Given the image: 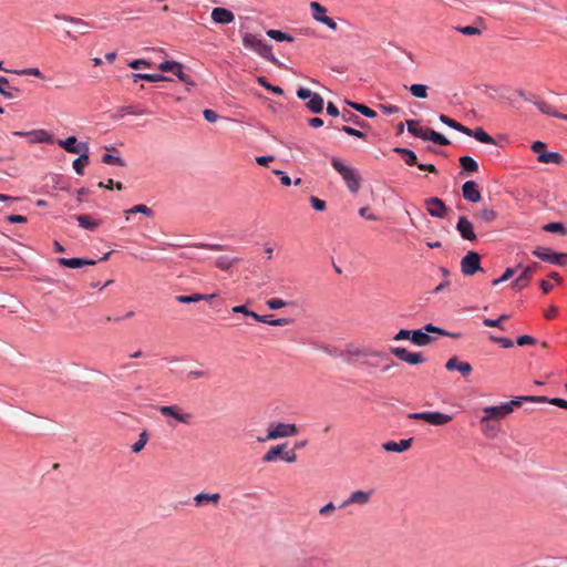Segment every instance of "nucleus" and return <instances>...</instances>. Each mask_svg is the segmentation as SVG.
Listing matches in <instances>:
<instances>
[{
  "mask_svg": "<svg viewBox=\"0 0 567 567\" xmlns=\"http://www.w3.org/2000/svg\"><path fill=\"white\" fill-rule=\"evenodd\" d=\"M342 355L349 363L360 362L369 368H378L386 359L385 353L367 347L348 346Z\"/></svg>",
  "mask_w": 567,
  "mask_h": 567,
  "instance_id": "1",
  "label": "nucleus"
},
{
  "mask_svg": "<svg viewBox=\"0 0 567 567\" xmlns=\"http://www.w3.org/2000/svg\"><path fill=\"white\" fill-rule=\"evenodd\" d=\"M408 131L415 137H420L424 141H432L435 144L441 146H446L450 144V141L439 132L430 128H423L419 126V121L408 120L406 121Z\"/></svg>",
  "mask_w": 567,
  "mask_h": 567,
  "instance_id": "2",
  "label": "nucleus"
},
{
  "mask_svg": "<svg viewBox=\"0 0 567 567\" xmlns=\"http://www.w3.org/2000/svg\"><path fill=\"white\" fill-rule=\"evenodd\" d=\"M163 416L169 417L167 425L175 427L177 423L190 425L194 420L193 413L184 411L178 405H163L158 408Z\"/></svg>",
  "mask_w": 567,
  "mask_h": 567,
  "instance_id": "3",
  "label": "nucleus"
},
{
  "mask_svg": "<svg viewBox=\"0 0 567 567\" xmlns=\"http://www.w3.org/2000/svg\"><path fill=\"white\" fill-rule=\"evenodd\" d=\"M243 44L246 49L256 52L260 56L271 62H277L276 58L272 55L271 45L258 39L256 35L245 33L243 37Z\"/></svg>",
  "mask_w": 567,
  "mask_h": 567,
  "instance_id": "4",
  "label": "nucleus"
},
{
  "mask_svg": "<svg viewBox=\"0 0 567 567\" xmlns=\"http://www.w3.org/2000/svg\"><path fill=\"white\" fill-rule=\"evenodd\" d=\"M298 434V427L293 423H272L267 429L266 437H258V442H266L268 440H277Z\"/></svg>",
  "mask_w": 567,
  "mask_h": 567,
  "instance_id": "5",
  "label": "nucleus"
},
{
  "mask_svg": "<svg viewBox=\"0 0 567 567\" xmlns=\"http://www.w3.org/2000/svg\"><path fill=\"white\" fill-rule=\"evenodd\" d=\"M408 417L412 420H422L435 426L445 425L453 419L451 415L439 411L410 413Z\"/></svg>",
  "mask_w": 567,
  "mask_h": 567,
  "instance_id": "6",
  "label": "nucleus"
},
{
  "mask_svg": "<svg viewBox=\"0 0 567 567\" xmlns=\"http://www.w3.org/2000/svg\"><path fill=\"white\" fill-rule=\"evenodd\" d=\"M533 255L538 257L540 260L557 265V266H566L567 265V254L565 252H555L549 248L537 247L533 250Z\"/></svg>",
  "mask_w": 567,
  "mask_h": 567,
  "instance_id": "7",
  "label": "nucleus"
},
{
  "mask_svg": "<svg viewBox=\"0 0 567 567\" xmlns=\"http://www.w3.org/2000/svg\"><path fill=\"white\" fill-rule=\"evenodd\" d=\"M373 489H358L349 494V496L340 504V508H347L351 505L365 506L371 502Z\"/></svg>",
  "mask_w": 567,
  "mask_h": 567,
  "instance_id": "8",
  "label": "nucleus"
},
{
  "mask_svg": "<svg viewBox=\"0 0 567 567\" xmlns=\"http://www.w3.org/2000/svg\"><path fill=\"white\" fill-rule=\"evenodd\" d=\"M461 270L465 276H473L481 270V256L475 251H468L461 260Z\"/></svg>",
  "mask_w": 567,
  "mask_h": 567,
  "instance_id": "9",
  "label": "nucleus"
},
{
  "mask_svg": "<svg viewBox=\"0 0 567 567\" xmlns=\"http://www.w3.org/2000/svg\"><path fill=\"white\" fill-rule=\"evenodd\" d=\"M390 352L395 355L398 359L412 364H421L425 362V358L420 352H409L406 349L401 347H392L390 348Z\"/></svg>",
  "mask_w": 567,
  "mask_h": 567,
  "instance_id": "10",
  "label": "nucleus"
},
{
  "mask_svg": "<svg viewBox=\"0 0 567 567\" xmlns=\"http://www.w3.org/2000/svg\"><path fill=\"white\" fill-rule=\"evenodd\" d=\"M310 9L316 21L327 25L331 30H337V23L333 19L327 16V9L323 6L319 2L312 1L310 3Z\"/></svg>",
  "mask_w": 567,
  "mask_h": 567,
  "instance_id": "11",
  "label": "nucleus"
},
{
  "mask_svg": "<svg viewBox=\"0 0 567 567\" xmlns=\"http://www.w3.org/2000/svg\"><path fill=\"white\" fill-rule=\"evenodd\" d=\"M56 144L65 150L68 153L78 154V153H87L89 145L84 142H78L75 136H69L65 140H58Z\"/></svg>",
  "mask_w": 567,
  "mask_h": 567,
  "instance_id": "12",
  "label": "nucleus"
},
{
  "mask_svg": "<svg viewBox=\"0 0 567 567\" xmlns=\"http://www.w3.org/2000/svg\"><path fill=\"white\" fill-rule=\"evenodd\" d=\"M425 206L427 213L437 218H444L447 212V207L444 202L437 197H431L425 199Z\"/></svg>",
  "mask_w": 567,
  "mask_h": 567,
  "instance_id": "13",
  "label": "nucleus"
},
{
  "mask_svg": "<svg viewBox=\"0 0 567 567\" xmlns=\"http://www.w3.org/2000/svg\"><path fill=\"white\" fill-rule=\"evenodd\" d=\"M456 229L460 233L461 237L465 240L474 241L477 238L474 231L473 224L465 216H461L458 218Z\"/></svg>",
  "mask_w": 567,
  "mask_h": 567,
  "instance_id": "14",
  "label": "nucleus"
},
{
  "mask_svg": "<svg viewBox=\"0 0 567 567\" xmlns=\"http://www.w3.org/2000/svg\"><path fill=\"white\" fill-rule=\"evenodd\" d=\"M158 69L162 72H172L175 74L182 82L188 83V75L184 73L183 65L175 61H164L159 64Z\"/></svg>",
  "mask_w": 567,
  "mask_h": 567,
  "instance_id": "15",
  "label": "nucleus"
},
{
  "mask_svg": "<svg viewBox=\"0 0 567 567\" xmlns=\"http://www.w3.org/2000/svg\"><path fill=\"white\" fill-rule=\"evenodd\" d=\"M463 197L471 203H478L482 199L481 192L474 181H467L462 186Z\"/></svg>",
  "mask_w": 567,
  "mask_h": 567,
  "instance_id": "16",
  "label": "nucleus"
},
{
  "mask_svg": "<svg viewBox=\"0 0 567 567\" xmlns=\"http://www.w3.org/2000/svg\"><path fill=\"white\" fill-rule=\"evenodd\" d=\"M484 415L486 419L498 421L508 414H511V408L505 406V404H501L497 406H486L483 409Z\"/></svg>",
  "mask_w": 567,
  "mask_h": 567,
  "instance_id": "17",
  "label": "nucleus"
},
{
  "mask_svg": "<svg viewBox=\"0 0 567 567\" xmlns=\"http://www.w3.org/2000/svg\"><path fill=\"white\" fill-rule=\"evenodd\" d=\"M212 19L215 23L228 24L235 20V16L230 10L217 7L212 11Z\"/></svg>",
  "mask_w": 567,
  "mask_h": 567,
  "instance_id": "18",
  "label": "nucleus"
},
{
  "mask_svg": "<svg viewBox=\"0 0 567 567\" xmlns=\"http://www.w3.org/2000/svg\"><path fill=\"white\" fill-rule=\"evenodd\" d=\"M445 368L450 371L457 370L463 377H467L473 370L468 362L460 361L456 357L450 358L445 363Z\"/></svg>",
  "mask_w": 567,
  "mask_h": 567,
  "instance_id": "19",
  "label": "nucleus"
},
{
  "mask_svg": "<svg viewBox=\"0 0 567 567\" xmlns=\"http://www.w3.org/2000/svg\"><path fill=\"white\" fill-rule=\"evenodd\" d=\"M413 439L401 440L399 442L389 441L382 444V449L386 452L402 453L408 451L412 445Z\"/></svg>",
  "mask_w": 567,
  "mask_h": 567,
  "instance_id": "20",
  "label": "nucleus"
},
{
  "mask_svg": "<svg viewBox=\"0 0 567 567\" xmlns=\"http://www.w3.org/2000/svg\"><path fill=\"white\" fill-rule=\"evenodd\" d=\"M538 264L533 262L532 265L526 266L518 278L513 282V287L517 289H522L526 287L532 278L534 270L537 268Z\"/></svg>",
  "mask_w": 567,
  "mask_h": 567,
  "instance_id": "21",
  "label": "nucleus"
},
{
  "mask_svg": "<svg viewBox=\"0 0 567 567\" xmlns=\"http://www.w3.org/2000/svg\"><path fill=\"white\" fill-rule=\"evenodd\" d=\"M480 423L481 431L486 437L494 439L497 436L499 432V424H497L496 421L482 416Z\"/></svg>",
  "mask_w": 567,
  "mask_h": 567,
  "instance_id": "22",
  "label": "nucleus"
},
{
  "mask_svg": "<svg viewBox=\"0 0 567 567\" xmlns=\"http://www.w3.org/2000/svg\"><path fill=\"white\" fill-rule=\"evenodd\" d=\"M547 400V396L544 395H525V396H516L509 402L504 403L505 406L511 408V413L515 408H519L523 402H538L544 403Z\"/></svg>",
  "mask_w": 567,
  "mask_h": 567,
  "instance_id": "23",
  "label": "nucleus"
},
{
  "mask_svg": "<svg viewBox=\"0 0 567 567\" xmlns=\"http://www.w3.org/2000/svg\"><path fill=\"white\" fill-rule=\"evenodd\" d=\"M58 264L68 268H80L85 265L93 266L96 264L93 259H84V258H64L61 257L58 259Z\"/></svg>",
  "mask_w": 567,
  "mask_h": 567,
  "instance_id": "24",
  "label": "nucleus"
},
{
  "mask_svg": "<svg viewBox=\"0 0 567 567\" xmlns=\"http://www.w3.org/2000/svg\"><path fill=\"white\" fill-rule=\"evenodd\" d=\"M30 143H53V137L45 130H33L28 132Z\"/></svg>",
  "mask_w": 567,
  "mask_h": 567,
  "instance_id": "25",
  "label": "nucleus"
},
{
  "mask_svg": "<svg viewBox=\"0 0 567 567\" xmlns=\"http://www.w3.org/2000/svg\"><path fill=\"white\" fill-rule=\"evenodd\" d=\"M342 178L351 193H357L359 190L361 177L353 167Z\"/></svg>",
  "mask_w": 567,
  "mask_h": 567,
  "instance_id": "26",
  "label": "nucleus"
},
{
  "mask_svg": "<svg viewBox=\"0 0 567 567\" xmlns=\"http://www.w3.org/2000/svg\"><path fill=\"white\" fill-rule=\"evenodd\" d=\"M220 499L219 493L208 494V493H199L194 497V502L196 506H202L205 504L217 505Z\"/></svg>",
  "mask_w": 567,
  "mask_h": 567,
  "instance_id": "27",
  "label": "nucleus"
},
{
  "mask_svg": "<svg viewBox=\"0 0 567 567\" xmlns=\"http://www.w3.org/2000/svg\"><path fill=\"white\" fill-rule=\"evenodd\" d=\"M215 297H216V293H212V295L193 293L189 296H183V295L176 296L175 299L179 303H193V302H198V301H203V300H212Z\"/></svg>",
  "mask_w": 567,
  "mask_h": 567,
  "instance_id": "28",
  "label": "nucleus"
},
{
  "mask_svg": "<svg viewBox=\"0 0 567 567\" xmlns=\"http://www.w3.org/2000/svg\"><path fill=\"white\" fill-rule=\"evenodd\" d=\"M287 446L286 443L276 445L269 449L267 453H265L261 457V461L265 463H270L276 461L278 457L281 458V454L284 453L285 447Z\"/></svg>",
  "mask_w": 567,
  "mask_h": 567,
  "instance_id": "29",
  "label": "nucleus"
},
{
  "mask_svg": "<svg viewBox=\"0 0 567 567\" xmlns=\"http://www.w3.org/2000/svg\"><path fill=\"white\" fill-rule=\"evenodd\" d=\"M411 340L414 344L423 347L432 342V337L422 330H413Z\"/></svg>",
  "mask_w": 567,
  "mask_h": 567,
  "instance_id": "30",
  "label": "nucleus"
},
{
  "mask_svg": "<svg viewBox=\"0 0 567 567\" xmlns=\"http://www.w3.org/2000/svg\"><path fill=\"white\" fill-rule=\"evenodd\" d=\"M323 99L320 94L315 93L307 102V107L313 113H321L323 111Z\"/></svg>",
  "mask_w": 567,
  "mask_h": 567,
  "instance_id": "31",
  "label": "nucleus"
},
{
  "mask_svg": "<svg viewBox=\"0 0 567 567\" xmlns=\"http://www.w3.org/2000/svg\"><path fill=\"white\" fill-rule=\"evenodd\" d=\"M440 121L442 123H444L445 125L463 133V134H470L471 133V128L464 126L463 124L456 122L455 120L449 117L447 115H444V114H441L440 115Z\"/></svg>",
  "mask_w": 567,
  "mask_h": 567,
  "instance_id": "32",
  "label": "nucleus"
},
{
  "mask_svg": "<svg viewBox=\"0 0 567 567\" xmlns=\"http://www.w3.org/2000/svg\"><path fill=\"white\" fill-rule=\"evenodd\" d=\"M394 152L402 156L406 165H417V157L413 151L403 147H395Z\"/></svg>",
  "mask_w": 567,
  "mask_h": 567,
  "instance_id": "33",
  "label": "nucleus"
},
{
  "mask_svg": "<svg viewBox=\"0 0 567 567\" xmlns=\"http://www.w3.org/2000/svg\"><path fill=\"white\" fill-rule=\"evenodd\" d=\"M467 136H473L475 140H477L481 143L485 144H495V140L488 135L482 127H476L475 130H471L470 134H466Z\"/></svg>",
  "mask_w": 567,
  "mask_h": 567,
  "instance_id": "34",
  "label": "nucleus"
},
{
  "mask_svg": "<svg viewBox=\"0 0 567 567\" xmlns=\"http://www.w3.org/2000/svg\"><path fill=\"white\" fill-rule=\"evenodd\" d=\"M538 161L540 163H553L559 165L563 163V156L556 152H545L538 155Z\"/></svg>",
  "mask_w": 567,
  "mask_h": 567,
  "instance_id": "35",
  "label": "nucleus"
},
{
  "mask_svg": "<svg viewBox=\"0 0 567 567\" xmlns=\"http://www.w3.org/2000/svg\"><path fill=\"white\" fill-rule=\"evenodd\" d=\"M535 105L538 107V110L543 114H546V115H549V116H554V117H557V118H560V116H563V113L557 112L555 110V107L551 104L547 103V102L536 101Z\"/></svg>",
  "mask_w": 567,
  "mask_h": 567,
  "instance_id": "36",
  "label": "nucleus"
},
{
  "mask_svg": "<svg viewBox=\"0 0 567 567\" xmlns=\"http://www.w3.org/2000/svg\"><path fill=\"white\" fill-rule=\"evenodd\" d=\"M79 225L89 230H95L100 226V221L92 220L89 215H78L75 216Z\"/></svg>",
  "mask_w": 567,
  "mask_h": 567,
  "instance_id": "37",
  "label": "nucleus"
},
{
  "mask_svg": "<svg viewBox=\"0 0 567 567\" xmlns=\"http://www.w3.org/2000/svg\"><path fill=\"white\" fill-rule=\"evenodd\" d=\"M80 154V157H78L74 162H73V168L74 171L79 174V175H83L84 174V167L89 164V161H90V157H89V152L87 153H79Z\"/></svg>",
  "mask_w": 567,
  "mask_h": 567,
  "instance_id": "38",
  "label": "nucleus"
},
{
  "mask_svg": "<svg viewBox=\"0 0 567 567\" xmlns=\"http://www.w3.org/2000/svg\"><path fill=\"white\" fill-rule=\"evenodd\" d=\"M462 168L468 173H476L478 171V164L471 156H462L460 158Z\"/></svg>",
  "mask_w": 567,
  "mask_h": 567,
  "instance_id": "39",
  "label": "nucleus"
},
{
  "mask_svg": "<svg viewBox=\"0 0 567 567\" xmlns=\"http://www.w3.org/2000/svg\"><path fill=\"white\" fill-rule=\"evenodd\" d=\"M543 230L547 233H556L561 236H567V227L563 223H548L543 226Z\"/></svg>",
  "mask_w": 567,
  "mask_h": 567,
  "instance_id": "40",
  "label": "nucleus"
},
{
  "mask_svg": "<svg viewBox=\"0 0 567 567\" xmlns=\"http://www.w3.org/2000/svg\"><path fill=\"white\" fill-rule=\"evenodd\" d=\"M352 109H354L355 111L360 112L361 114H363L364 116L367 117H370V118H373L377 116V112L372 109H370L369 106L364 105V104H359V103H355V102H347Z\"/></svg>",
  "mask_w": 567,
  "mask_h": 567,
  "instance_id": "41",
  "label": "nucleus"
},
{
  "mask_svg": "<svg viewBox=\"0 0 567 567\" xmlns=\"http://www.w3.org/2000/svg\"><path fill=\"white\" fill-rule=\"evenodd\" d=\"M231 310L235 313H244L246 316L252 317L256 321H266L265 316L258 315L249 310L246 306H235Z\"/></svg>",
  "mask_w": 567,
  "mask_h": 567,
  "instance_id": "42",
  "label": "nucleus"
},
{
  "mask_svg": "<svg viewBox=\"0 0 567 567\" xmlns=\"http://www.w3.org/2000/svg\"><path fill=\"white\" fill-rule=\"evenodd\" d=\"M137 213L144 214L147 217L153 216V210L150 207H147L144 204H138V205H135L132 208L125 210L126 219H128V215L137 214Z\"/></svg>",
  "mask_w": 567,
  "mask_h": 567,
  "instance_id": "43",
  "label": "nucleus"
},
{
  "mask_svg": "<svg viewBox=\"0 0 567 567\" xmlns=\"http://www.w3.org/2000/svg\"><path fill=\"white\" fill-rule=\"evenodd\" d=\"M133 76H134V82H136L137 80H144V81H148V82H159V81L167 80V78L162 74L135 73V74H133Z\"/></svg>",
  "mask_w": 567,
  "mask_h": 567,
  "instance_id": "44",
  "label": "nucleus"
},
{
  "mask_svg": "<svg viewBox=\"0 0 567 567\" xmlns=\"http://www.w3.org/2000/svg\"><path fill=\"white\" fill-rule=\"evenodd\" d=\"M331 165L341 175V177H344V175L347 173H349L350 169L352 168L351 166L347 165L338 157L331 158Z\"/></svg>",
  "mask_w": 567,
  "mask_h": 567,
  "instance_id": "45",
  "label": "nucleus"
},
{
  "mask_svg": "<svg viewBox=\"0 0 567 567\" xmlns=\"http://www.w3.org/2000/svg\"><path fill=\"white\" fill-rule=\"evenodd\" d=\"M239 260L237 258H228L227 256H219L216 261H215V265L217 268H219L220 270H228L234 264L238 262Z\"/></svg>",
  "mask_w": 567,
  "mask_h": 567,
  "instance_id": "46",
  "label": "nucleus"
},
{
  "mask_svg": "<svg viewBox=\"0 0 567 567\" xmlns=\"http://www.w3.org/2000/svg\"><path fill=\"white\" fill-rule=\"evenodd\" d=\"M496 217L497 214L493 208L484 207L478 212V218L485 223H492Z\"/></svg>",
  "mask_w": 567,
  "mask_h": 567,
  "instance_id": "47",
  "label": "nucleus"
},
{
  "mask_svg": "<svg viewBox=\"0 0 567 567\" xmlns=\"http://www.w3.org/2000/svg\"><path fill=\"white\" fill-rule=\"evenodd\" d=\"M54 18L58 20H63V21L73 23L75 25H83L84 29H86L89 27V23L81 18H75V17L68 16V14H55Z\"/></svg>",
  "mask_w": 567,
  "mask_h": 567,
  "instance_id": "48",
  "label": "nucleus"
},
{
  "mask_svg": "<svg viewBox=\"0 0 567 567\" xmlns=\"http://www.w3.org/2000/svg\"><path fill=\"white\" fill-rule=\"evenodd\" d=\"M410 92L413 96L419 99H426L427 97V86L424 84H412L409 87Z\"/></svg>",
  "mask_w": 567,
  "mask_h": 567,
  "instance_id": "49",
  "label": "nucleus"
},
{
  "mask_svg": "<svg viewBox=\"0 0 567 567\" xmlns=\"http://www.w3.org/2000/svg\"><path fill=\"white\" fill-rule=\"evenodd\" d=\"M267 35L276 41H293V38L290 37L289 34L280 31V30H274V29H270L267 31Z\"/></svg>",
  "mask_w": 567,
  "mask_h": 567,
  "instance_id": "50",
  "label": "nucleus"
},
{
  "mask_svg": "<svg viewBox=\"0 0 567 567\" xmlns=\"http://www.w3.org/2000/svg\"><path fill=\"white\" fill-rule=\"evenodd\" d=\"M508 318H509V316L504 313V315H501L497 319L486 318L483 320V323L486 327H495V328H499V329L504 330L502 322L504 320H507Z\"/></svg>",
  "mask_w": 567,
  "mask_h": 567,
  "instance_id": "51",
  "label": "nucleus"
},
{
  "mask_svg": "<svg viewBox=\"0 0 567 567\" xmlns=\"http://www.w3.org/2000/svg\"><path fill=\"white\" fill-rule=\"evenodd\" d=\"M147 440H148L147 433H146V431H143L140 434L138 440L132 445V452H134V453L141 452L144 449V446L146 445Z\"/></svg>",
  "mask_w": 567,
  "mask_h": 567,
  "instance_id": "52",
  "label": "nucleus"
},
{
  "mask_svg": "<svg viewBox=\"0 0 567 567\" xmlns=\"http://www.w3.org/2000/svg\"><path fill=\"white\" fill-rule=\"evenodd\" d=\"M257 81H258V83H259L261 86H264L266 90H268V91H270V92H272V93H276V94H282V93H284V91H282V89H281V87L276 86V85H271V84L266 80V78H264V76H259V78L257 79Z\"/></svg>",
  "mask_w": 567,
  "mask_h": 567,
  "instance_id": "53",
  "label": "nucleus"
},
{
  "mask_svg": "<svg viewBox=\"0 0 567 567\" xmlns=\"http://www.w3.org/2000/svg\"><path fill=\"white\" fill-rule=\"evenodd\" d=\"M102 162L104 164H109V165H120V166H124L125 165V162L121 157L114 156V155H111V154H104L102 156Z\"/></svg>",
  "mask_w": 567,
  "mask_h": 567,
  "instance_id": "54",
  "label": "nucleus"
},
{
  "mask_svg": "<svg viewBox=\"0 0 567 567\" xmlns=\"http://www.w3.org/2000/svg\"><path fill=\"white\" fill-rule=\"evenodd\" d=\"M456 30L464 34V35H468V37H472V35H480L482 33V30L476 28V27H473V25H466V27H457Z\"/></svg>",
  "mask_w": 567,
  "mask_h": 567,
  "instance_id": "55",
  "label": "nucleus"
},
{
  "mask_svg": "<svg viewBox=\"0 0 567 567\" xmlns=\"http://www.w3.org/2000/svg\"><path fill=\"white\" fill-rule=\"evenodd\" d=\"M19 75H32L35 78H43L42 72L38 68H27L22 70L14 71Z\"/></svg>",
  "mask_w": 567,
  "mask_h": 567,
  "instance_id": "56",
  "label": "nucleus"
},
{
  "mask_svg": "<svg viewBox=\"0 0 567 567\" xmlns=\"http://www.w3.org/2000/svg\"><path fill=\"white\" fill-rule=\"evenodd\" d=\"M342 118L344 122H352L353 124L359 125L361 127L365 126V123L362 120H360L359 116L354 115L353 113H350V112L343 113Z\"/></svg>",
  "mask_w": 567,
  "mask_h": 567,
  "instance_id": "57",
  "label": "nucleus"
},
{
  "mask_svg": "<svg viewBox=\"0 0 567 567\" xmlns=\"http://www.w3.org/2000/svg\"><path fill=\"white\" fill-rule=\"evenodd\" d=\"M424 330L425 332L429 334V333H439L441 336H451V337H454V334H451L449 333L447 331L441 329V328H437L435 326H433L432 323H427L425 327H424Z\"/></svg>",
  "mask_w": 567,
  "mask_h": 567,
  "instance_id": "58",
  "label": "nucleus"
},
{
  "mask_svg": "<svg viewBox=\"0 0 567 567\" xmlns=\"http://www.w3.org/2000/svg\"><path fill=\"white\" fill-rule=\"evenodd\" d=\"M514 275H515V269H514V268H507V269L504 271V274L502 275V277H499V278H497V279L493 280V282H492V284H493L494 286H496V285H498V284H501V282H504V281H506V280L511 279Z\"/></svg>",
  "mask_w": 567,
  "mask_h": 567,
  "instance_id": "59",
  "label": "nucleus"
},
{
  "mask_svg": "<svg viewBox=\"0 0 567 567\" xmlns=\"http://www.w3.org/2000/svg\"><path fill=\"white\" fill-rule=\"evenodd\" d=\"M266 305L270 309L276 310V309H280V308L287 306V302L285 300H282V299L272 298V299L267 300Z\"/></svg>",
  "mask_w": 567,
  "mask_h": 567,
  "instance_id": "60",
  "label": "nucleus"
},
{
  "mask_svg": "<svg viewBox=\"0 0 567 567\" xmlns=\"http://www.w3.org/2000/svg\"><path fill=\"white\" fill-rule=\"evenodd\" d=\"M341 131H343L344 133L351 135V136H354V137H358V138H364L365 137V134L359 130H355L351 126H348V125H343L341 127Z\"/></svg>",
  "mask_w": 567,
  "mask_h": 567,
  "instance_id": "61",
  "label": "nucleus"
},
{
  "mask_svg": "<svg viewBox=\"0 0 567 567\" xmlns=\"http://www.w3.org/2000/svg\"><path fill=\"white\" fill-rule=\"evenodd\" d=\"M536 339L534 337H530V336H527V334H524V336H520L517 338L516 340V343L520 347L523 346H527V344H536Z\"/></svg>",
  "mask_w": 567,
  "mask_h": 567,
  "instance_id": "62",
  "label": "nucleus"
},
{
  "mask_svg": "<svg viewBox=\"0 0 567 567\" xmlns=\"http://www.w3.org/2000/svg\"><path fill=\"white\" fill-rule=\"evenodd\" d=\"M281 460H284L287 463H295L297 461V454L296 450L285 451L281 454Z\"/></svg>",
  "mask_w": 567,
  "mask_h": 567,
  "instance_id": "63",
  "label": "nucleus"
},
{
  "mask_svg": "<svg viewBox=\"0 0 567 567\" xmlns=\"http://www.w3.org/2000/svg\"><path fill=\"white\" fill-rule=\"evenodd\" d=\"M310 202H311V205L312 207L318 210V212H322L326 209V202L318 198V197H315V196H311L310 197Z\"/></svg>",
  "mask_w": 567,
  "mask_h": 567,
  "instance_id": "64",
  "label": "nucleus"
}]
</instances>
